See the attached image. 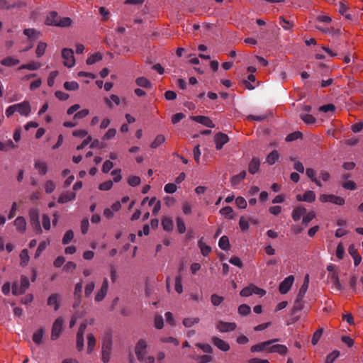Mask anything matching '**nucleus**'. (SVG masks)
<instances>
[{
	"instance_id": "1",
	"label": "nucleus",
	"mask_w": 363,
	"mask_h": 363,
	"mask_svg": "<svg viewBox=\"0 0 363 363\" xmlns=\"http://www.w3.org/2000/svg\"><path fill=\"white\" fill-rule=\"evenodd\" d=\"M112 350V338L109 335L104 337L101 346V361L108 363L111 358Z\"/></svg>"
},
{
	"instance_id": "2",
	"label": "nucleus",
	"mask_w": 363,
	"mask_h": 363,
	"mask_svg": "<svg viewBox=\"0 0 363 363\" xmlns=\"http://www.w3.org/2000/svg\"><path fill=\"white\" fill-rule=\"evenodd\" d=\"M30 224L37 233H42V228L39 220V211L37 208H31L29 211Z\"/></svg>"
},
{
	"instance_id": "3",
	"label": "nucleus",
	"mask_w": 363,
	"mask_h": 363,
	"mask_svg": "<svg viewBox=\"0 0 363 363\" xmlns=\"http://www.w3.org/2000/svg\"><path fill=\"white\" fill-rule=\"evenodd\" d=\"M147 345L143 339H140L136 343L135 352L140 362H143V360H145V355L147 353Z\"/></svg>"
},
{
	"instance_id": "4",
	"label": "nucleus",
	"mask_w": 363,
	"mask_h": 363,
	"mask_svg": "<svg viewBox=\"0 0 363 363\" xmlns=\"http://www.w3.org/2000/svg\"><path fill=\"white\" fill-rule=\"evenodd\" d=\"M62 56L65 59L64 65L67 67H72L75 64L74 52L72 49L64 48L62 51Z\"/></svg>"
},
{
	"instance_id": "5",
	"label": "nucleus",
	"mask_w": 363,
	"mask_h": 363,
	"mask_svg": "<svg viewBox=\"0 0 363 363\" xmlns=\"http://www.w3.org/2000/svg\"><path fill=\"white\" fill-rule=\"evenodd\" d=\"M279 342V339H272L265 342H259L255 345H252L250 348L252 352H259L264 350H267L268 348L274 342Z\"/></svg>"
},
{
	"instance_id": "6",
	"label": "nucleus",
	"mask_w": 363,
	"mask_h": 363,
	"mask_svg": "<svg viewBox=\"0 0 363 363\" xmlns=\"http://www.w3.org/2000/svg\"><path fill=\"white\" fill-rule=\"evenodd\" d=\"M63 325V319L62 318H57L54 322L52 328L51 339L52 340H57L62 331Z\"/></svg>"
},
{
	"instance_id": "7",
	"label": "nucleus",
	"mask_w": 363,
	"mask_h": 363,
	"mask_svg": "<svg viewBox=\"0 0 363 363\" xmlns=\"http://www.w3.org/2000/svg\"><path fill=\"white\" fill-rule=\"evenodd\" d=\"M294 277L290 275L286 277L279 284V291L281 294H286L291 289Z\"/></svg>"
},
{
	"instance_id": "8",
	"label": "nucleus",
	"mask_w": 363,
	"mask_h": 363,
	"mask_svg": "<svg viewBox=\"0 0 363 363\" xmlns=\"http://www.w3.org/2000/svg\"><path fill=\"white\" fill-rule=\"evenodd\" d=\"M214 141L216 148L217 150H221L223 145L229 141V138L226 134L219 132L215 135Z\"/></svg>"
},
{
	"instance_id": "9",
	"label": "nucleus",
	"mask_w": 363,
	"mask_h": 363,
	"mask_svg": "<svg viewBox=\"0 0 363 363\" xmlns=\"http://www.w3.org/2000/svg\"><path fill=\"white\" fill-rule=\"evenodd\" d=\"M14 105L16 112L19 113L21 116H28L30 114L31 109L28 101H24Z\"/></svg>"
},
{
	"instance_id": "10",
	"label": "nucleus",
	"mask_w": 363,
	"mask_h": 363,
	"mask_svg": "<svg viewBox=\"0 0 363 363\" xmlns=\"http://www.w3.org/2000/svg\"><path fill=\"white\" fill-rule=\"evenodd\" d=\"M237 325L235 323H229L224 321H218L216 325V328L221 333H226L233 331L236 329Z\"/></svg>"
},
{
	"instance_id": "11",
	"label": "nucleus",
	"mask_w": 363,
	"mask_h": 363,
	"mask_svg": "<svg viewBox=\"0 0 363 363\" xmlns=\"http://www.w3.org/2000/svg\"><path fill=\"white\" fill-rule=\"evenodd\" d=\"M108 289V281L107 278H104L100 290L96 293L95 301L100 302L105 298Z\"/></svg>"
},
{
	"instance_id": "12",
	"label": "nucleus",
	"mask_w": 363,
	"mask_h": 363,
	"mask_svg": "<svg viewBox=\"0 0 363 363\" xmlns=\"http://www.w3.org/2000/svg\"><path fill=\"white\" fill-rule=\"evenodd\" d=\"M190 119L196 121L199 123H201L206 127L213 128L215 127V124L213 123V121L207 116H191Z\"/></svg>"
},
{
	"instance_id": "13",
	"label": "nucleus",
	"mask_w": 363,
	"mask_h": 363,
	"mask_svg": "<svg viewBox=\"0 0 363 363\" xmlns=\"http://www.w3.org/2000/svg\"><path fill=\"white\" fill-rule=\"evenodd\" d=\"M212 342L216 347L223 352H226L230 350L229 344L219 337H213L212 338Z\"/></svg>"
},
{
	"instance_id": "14",
	"label": "nucleus",
	"mask_w": 363,
	"mask_h": 363,
	"mask_svg": "<svg viewBox=\"0 0 363 363\" xmlns=\"http://www.w3.org/2000/svg\"><path fill=\"white\" fill-rule=\"evenodd\" d=\"M76 198V194L74 191H65L62 193L58 198L59 203H65L74 200Z\"/></svg>"
},
{
	"instance_id": "15",
	"label": "nucleus",
	"mask_w": 363,
	"mask_h": 363,
	"mask_svg": "<svg viewBox=\"0 0 363 363\" xmlns=\"http://www.w3.org/2000/svg\"><path fill=\"white\" fill-rule=\"evenodd\" d=\"M60 16L56 11H51L47 16L45 23L48 26H55Z\"/></svg>"
},
{
	"instance_id": "16",
	"label": "nucleus",
	"mask_w": 363,
	"mask_h": 363,
	"mask_svg": "<svg viewBox=\"0 0 363 363\" xmlns=\"http://www.w3.org/2000/svg\"><path fill=\"white\" fill-rule=\"evenodd\" d=\"M288 351L287 347L284 345H270V347L268 348V352L270 353H278L281 355H284L286 354Z\"/></svg>"
},
{
	"instance_id": "17",
	"label": "nucleus",
	"mask_w": 363,
	"mask_h": 363,
	"mask_svg": "<svg viewBox=\"0 0 363 363\" xmlns=\"http://www.w3.org/2000/svg\"><path fill=\"white\" fill-rule=\"evenodd\" d=\"M16 230L20 233H24L26 229V219L23 216H18L16 218L13 222Z\"/></svg>"
},
{
	"instance_id": "18",
	"label": "nucleus",
	"mask_w": 363,
	"mask_h": 363,
	"mask_svg": "<svg viewBox=\"0 0 363 363\" xmlns=\"http://www.w3.org/2000/svg\"><path fill=\"white\" fill-rule=\"evenodd\" d=\"M306 213V209L303 206L296 207L292 212V218L294 221H298L302 216Z\"/></svg>"
},
{
	"instance_id": "19",
	"label": "nucleus",
	"mask_w": 363,
	"mask_h": 363,
	"mask_svg": "<svg viewBox=\"0 0 363 363\" xmlns=\"http://www.w3.org/2000/svg\"><path fill=\"white\" fill-rule=\"evenodd\" d=\"M260 160L259 158L254 157L251 160L248 166V171L250 174H255L259 169Z\"/></svg>"
},
{
	"instance_id": "20",
	"label": "nucleus",
	"mask_w": 363,
	"mask_h": 363,
	"mask_svg": "<svg viewBox=\"0 0 363 363\" xmlns=\"http://www.w3.org/2000/svg\"><path fill=\"white\" fill-rule=\"evenodd\" d=\"M83 283L79 281L76 284L74 291V298L77 301V304H80L82 302V292Z\"/></svg>"
},
{
	"instance_id": "21",
	"label": "nucleus",
	"mask_w": 363,
	"mask_h": 363,
	"mask_svg": "<svg viewBox=\"0 0 363 363\" xmlns=\"http://www.w3.org/2000/svg\"><path fill=\"white\" fill-rule=\"evenodd\" d=\"M20 60L13 57H7L1 60V64L6 67H13L18 65Z\"/></svg>"
},
{
	"instance_id": "22",
	"label": "nucleus",
	"mask_w": 363,
	"mask_h": 363,
	"mask_svg": "<svg viewBox=\"0 0 363 363\" xmlns=\"http://www.w3.org/2000/svg\"><path fill=\"white\" fill-rule=\"evenodd\" d=\"M87 353L91 354L94 350L96 340L91 333L87 335Z\"/></svg>"
},
{
	"instance_id": "23",
	"label": "nucleus",
	"mask_w": 363,
	"mask_h": 363,
	"mask_svg": "<svg viewBox=\"0 0 363 363\" xmlns=\"http://www.w3.org/2000/svg\"><path fill=\"white\" fill-rule=\"evenodd\" d=\"M34 167L36 169H38L39 174L40 175H45L48 172V167L45 162H40V161H36L35 162Z\"/></svg>"
},
{
	"instance_id": "24",
	"label": "nucleus",
	"mask_w": 363,
	"mask_h": 363,
	"mask_svg": "<svg viewBox=\"0 0 363 363\" xmlns=\"http://www.w3.org/2000/svg\"><path fill=\"white\" fill-rule=\"evenodd\" d=\"M48 305L53 306L55 311H57L60 308V304L57 301V294H52L48 298Z\"/></svg>"
},
{
	"instance_id": "25",
	"label": "nucleus",
	"mask_w": 363,
	"mask_h": 363,
	"mask_svg": "<svg viewBox=\"0 0 363 363\" xmlns=\"http://www.w3.org/2000/svg\"><path fill=\"white\" fill-rule=\"evenodd\" d=\"M198 246L201 250V254L206 257L209 255V253L211 252V247L207 245H206L203 241L202 239L199 240L198 242Z\"/></svg>"
},
{
	"instance_id": "26",
	"label": "nucleus",
	"mask_w": 363,
	"mask_h": 363,
	"mask_svg": "<svg viewBox=\"0 0 363 363\" xmlns=\"http://www.w3.org/2000/svg\"><path fill=\"white\" fill-rule=\"evenodd\" d=\"M20 286H21V290L19 292L21 293L22 294H24L26 291V290L29 288L30 282H29V279L27 277H26L24 275H22L21 277Z\"/></svg>"
},
{
	"instance_id": "27",
	"label": "nucleus",
	"mask_w": 363,
	"mask_h": 363,
	"mask_svg": "<svg viewBox=\"0 0 363 363\" xmlns=\"http://www.w3.org/2000/svg\"><path fill=\"white\" fill-rule=\"evenodd\" d=\"M300 118L305 123L308 124V125L313 124L316 121V119L313 116H312L311 114L307 113H301Z\"/></svg>"
},
{
	"instance_id": "28",
	"label": "nucleus",
	"mask_w": 363,
	"mask_h": 363,
	"mask_svg": "<svg viewBox=\"0 0 363 363\" xmlns=\"http://www.w3.org/2000/svg\"><path fill=\"white\" fill-rule=\"evenodd\" d=\"M45 334V329L40 328L38 330H37L35 333H34L33 335V340L35 344H40L42 342V340L43 337V335Z\"/></svg>"
},
{
	"instance_id": "29",
	"label": "nucleus",
	"mask_w": 363,
	"mask_h": 363,
	"mask_svg": "<svg viewBox=\"0 0 363 363\" xmlns=\"http://www.w3.org/2000/svg\"><path fill=\"white\" fill-rule=\"evenodd\" d=\"M103 58V55L101 52H96L91 55L86 60V64L89 65H94V63L99 62Z\"/></svg>"
},
{
	"instance_id": "30",
	"label": "nucleus",
	"mask_w": 363,
	"mask_h": 363,
	"mask_svg": "<svg viewBox=\"0 0 363 363\" xmlns=\"http://www.w3.org/2000/svg\"><path fill=\"white\" fill-rule=\"evenodd\" d=\"M218 246L223 250H228L230 248V242L228 236H222L218 241Z\"/></svg>"
},
{
	"instance_id": "31",
	"label": "nucleus",
	"mask_w": 363,
	"mask_h": 363,
	"mask_svg": "<svg viewBox=\"0 0 363 363\" xmlns=\"http://www.w3.org/2000/svg\"><path fill=\"white\" fill-rule=\"evenodd\" d=\"M72 21L69 17H60L55 26L66 28L72 25Z\"/></svg>"
},
{
	"instance_id": "32",
	"label": "nucleus",
	"mask_w": 363,
	"mask_h": 363,
	"mask_svg": "<svg viewBox=\"0 0 363 363\" xmlns=\"http://www.w3.org/2000/svg\"><path fill=\"white\" fill-rule=\"evenodd\" d=\"M136 84L139 86L143 87V88H150L151 87V82L145 77H140L137 78Z\"/></svg>"
},
{
	"instance_id": "33",
	"label": "nucleus",
	"mask_w": 363,
	"mask_h": 363,
	"mask_svg": "<svg viewBox=\"0 0 363 363\" xmlns=\"http://www.w3.org/2000/svg\"><path fill=\"white\" fill-rule=\"evenodd\" d=\"M279 155L277 150H273L267 157V162L269 164H274L279 159Z\"/></svg>"
},
{
	"instance_id": "34",
	"label": "nucleus",
	"mask_w": 363,
	"mask_h": 363,
	"mask_svg": "<svg viewBox=\"0 0 363 363\" xmlns=\"http://www.w3.org/2000/svg\"><path fill=\"white\" fill-rule=\"evenodd\" d=\"M163 229L166 231H171L173 229V221L169 218H164L162 220Z\"/></svg>"
},
{
	"instance_id": "35",
	"label": "nucleus",
	"mask_w": 363,
	"mask_h": 363,
	"mask_svg": "<svg viewBox=\"0 0 363 363\" xmlns=\"http://www.w3.org/2000/svg\"><path fill=\"white\" fill-rule=\"evenodd\" d=\"M21 265L24 267L26 266L29 261L28 252L26 249H23L20 253Z\"/></svg>"
},
{
	"instance_id": "36",
	"label": "nucleus",
	"mask_w": 363,
	"mask_h": 363,
	"mask_svg": "<svg viewBox=\"0 0 363 363\" xmlns=\"http://www.w3.org/2000/svg\"><path fill=\"white\" fill-rule=\"evenodd\" d=\"M106 104L110 107H113L112 102H113L116 105H119L121 100L120 98L115 94H111L110 96V99L106 98L105 99Z\"/></svg>"
},
{
	"instance_id": "37",
	"label": "nucleus",
	"mask_w": 363,
	"mask_h": 363,
	"mask_svg": "<svg viewBox=\"0 0 363 363\" xmlns=\"http://www.w3.org/2000/svg\"><path fill=\"white\" fill-rule=\"evenodd\" d=\"M309 286V275L306 274L304 277L303 283L301 288L299 289L298 294H303V296L306 295V293L308 289Z\"/></svg>"
},
{
	"instance_id": "38",
	"label": "nucleus",
	"mask_w": 363,
	"mask_h": 363,
	"mask_svg": "<svg viewBox=\"0 0 363 363\" xmlns=\"http://www.w3.org/2000/svg\"><path fill=\"white\" fill-rule=\"evenodd\" d=\"M165 141V138L163 135H158L156 136L154 141L150 144L151 148L155 149L158 147Z\"/></svg>"
},
{
	"instance_id": "39",
	"label": "nucleus",
	"mask_w": 363,
	"mask_h": 363,
	"mask_svg": "<svg viewBox=\"0 0 363 363\" xmlns=\"http://www.w3.org/2000/svg\"><path fill=\"white\" fill-rule=\"evenodd\" d=\"M303 201L313 202L315 200V194L313 191H307L303 195Z\"/></svg>"
},
{
	"instance_id": "40",
	"label": "nucleus",
	"mask_w": 363,
	"mask_h": 363,
	"mask_svg": "<svg viewBox=\"0 0 363 363\" xmlns=\"http://www.w3.org/2000/svg\"><path fill=\"white\" fill-rule=\"evenodd\" d=\"M246 176V172L242 171L240 173H239L237 175H235L231 179V182L233 185H237L240 184V182L245 179Z\"/></svg>"
},
{
	"instance_id": "41",
	"label": "nucleus",
	"mask_w": 363,
	"mask_h": 363,
	"mask_svg": "<svg viewBox=\"0 0 363 363\" xmlns=\"http://www.w3.org/2000/svg\"><path fill=\"white\" fill-rule=\"evenodd\" d=\"M40 67V65L38 62H32L28 64L22 65L18 67V69H29V70H37Z\"/></svg>"
},
{
	"instance_id": "42",
	"label": "nucleus",
	"mask_w": 363,
	"mask_h": 363,
	"mask_svg": "<svg viewBox=\"0 0 363 363\" xmlns=\"http://www.w3.org/2000/svg\"><path fill=\"white\" fill-rule=\"evenodd\" d=\"M200 321L199 318H186L183 320V324L186 328H190Z\"/></svg>"
},
{
	"instance_id": "43",
	"label": "nucleus",
	"mask_w": 363,
	"mask_h": 363,
	"mask_svg": "<svg viewBox=\"0 0 363 363\" xmlns=\"http://www.w3.org/2000/svg\"><path fill=\"white\" fill-rule=\"evenodd\" d=\"M315 213L313 211H310L306 213L302 220V224L306 227L308 223L315 218Z\"/></svg>"
},
{
	"instance_id": "44",
	"label": "nucleus",
	"mask_w": 363,
	"mask_h": 363,
	"mask_svg": "<svg viewBox=\"0 0 363 363\" xmlns=\"http://www.w3.org/2000/svg\"><path fill=\"white\" fill-rule=\"evenodd\" d=\"M304 308V301H295L291 309V314L294 315Z\"/></svg>"
},
{
	"instance_id": "45",
	"label": "nucleus",
	"mask_w": 363,
	"mask_h": 363,
	"mask_svg": "<svg viewBox=\"0 0 363 363\" xmlns=\"http://www.w3.org/2000/svg\"><path fill=\"white\" fill-rule=\"evenodd\" d=\"M74 238V232L72 230H67L62 238V244L67 245L69 244Z\"/></svg>"
},
{
	"instance_id": "46",
	"label": "nucleus",
	"mask_w": 363,
	"mask_h": 363,
	"mask_svg": "<svg viewBox=\"0 0 363 363\" xmlns=\"http://www.w3.org/2000/svg\"><path fill=\"white\" fill-rule=\"evenodd\" d=\"M64 87L66 90L68 91H75L79 89V84L77 82H65L64 84Z\"/></svg>"
},
{
	"instance_id": "47",
	"label": "nucleus",
	"mask_w": 363,
	"mask_h": 363,
	"mask_svg": "<svg viewBox=\"0 0 363 363\" xmlns=\"http://www.w3.org/2000/svg\"><path fill=\"white\" fill-rule=\"evenodd\" d=\"M323 328H319L313 333L312 339H311V343L313 345H315L318 342L320 337L323 335Z\"/></svg>"
},
{
	"instance_id": "48",
	"label": "nucleus",
	"mask_w": 363,
	"mask_h": 363,
	"mask_svg": "<svg viewBox=\"0 0 363 363\" xmlns=\"http://www.w3.org/2000/svg\"><path fill=\"white\" fill-rule=\"evenodd\" d=\"M302 137H303L302 133H301L299 131H295L294 133L289 134L286 138V140L287 142H291V141H294L297 139L301 138Z\"/></svg>"
},
{
	"instance_id": "49",
	"label": "nucleus",
	"mask_w": 363,
	"mask_h": 363,
	"mask_svg": "<svg viewBox=\"0 0 363 363\" xmlns=\"http://www.w3.org/2000/svg\"><path fill=\"white\" fill-rule=\"evenodd\" d=\"M182 278L181 275H178L175 278V291L178 294H182L183 292V286H182Z\"/></svg>"
},
{
	"instance_id": "50",
	"label": "nucleus",
	"mask_w": 363,
	"mask_h": 363,
	"mask_svg": "<svg viewBox=\"0 0 363 363\" xmlns=\"http://www.w3.org/2000/svg\"><path fill=\"white\" fill-rule=\"evenodd\" d=\"M46 48L47 44L45 43L40 42L38 43L36 48V55L38 57H40L44 55Z\"/></svg>"
},
{
	"instance_id": "51",
	"label": "nucleus",
	"mask_w": 363,
	"mask_h": 363,
	"mask_svg": "<svg viewBox=\"0 0 363 363\" xmlns=\"http://www.w3.org/2000/svg\"><path fill=\"white\" fill-rule=\"evenodd\" d=\"M233 210L230 206H225L220 210V214L225 216L230 219L233 218Z\"/></svg>"
},
{
	"instance_id": "52",
	"label": "nucleus",
	"mask_w": 363,
	"mask_h": 363,
	"mask_svg": "<svg viewBox=\"0 0 363 363\" xmlns=\"http://www.w3.org/2000/svg\"><path fill=\"white\" fill-rule=\"evenodd\" d=\"M253 284H250L248 286L242 289L240 293L241 296L247 297L253 294Z\"/></svg>"
},
{
	"instance_id": "53",
	"label": "nucleus",
	"mask_w": 363,
	"mask_h": 363,
	"mask_svg": "<svg viewBox=\"0 0 363 363\" xmlns=\"http://www.w3.org/2000/svg\"><path fill=\"white\" fill-rule=\"evenodd\" d=\"M329 202L342 206L345 203V199L342 197L330 194Z\"/></svg>"
},
{
	"instance_id": "54",
	"label": "nucleus",
	"mask_w": 363,
	"mask_h": 363,
	"mask_svg": "<svg viewBox=\"0 0 363 363\" xmlns=\"http://www.w3.org/2000/svg\"><path fill=\"white\" fill-rule=\"evenodd\" d=\"M55 189V184L52 180H48L45 183V191L47 194H51Z\"/></svg>"
},
{
	"instance_id": "55",
	"label": "nucleus",
	"mask_w": 363,
	"mask_h": 363,
	"mask_svg": "<svg viewBox=\"0 0 363 363\" xmlns=\"http://www.w3.org/2000/svg\"><path fill=\"white\" fill-rule=\"evenodd\" d=\"M279 19V24L283 27L284 29L289 30L293 27V24L289 21L285 19L283 16H280Z\"/></svg>"
},
{
	"instance_id": "56",
	"label": "nucleus",
	"mask_w": 363,
	"mask_h": 363,
	"mask_svg": "<svg viewBox=\"0 0 363 363\" xmlns=\"http://www.w3.org/2000/svg\"><path fill=\"white\" fill-rule=\"evenodd\" d=\"M336 257L339 259H342L345 255V247L342 242H340L336 249Z\"/></svg>"
},
{
	"instance_id": "57",
	"label": "nucleus",
	"mask_w": 363,
	"mask_h": 363,
	"mask_svg": "<svg viewBox=\"0 0 363 363\" xmlns=\"http://www.w3.org/2000/svg\"><path fill=\"white\" fill-rule=\"evenodd\" d=\"M84 335H77V342L76 347L78 351H82L84 350Z\"/></svg>"
},
{
	"instance_id": "58",
	"label": "nucleus",
	"mask_w": 363,
	"mask_h": 363,
	"mask_svg": "<svg viewBox=\"0 0 363 363\" xmlns=\"http://www.w3.org/2000/svg\"><path fill=\"white\" fill-rule=\"evenodd\" d=\"M250 311H251L250 307L246 304H241L238 307V313L241 315H247L250 313Z\"/></svg>"
},
{
	"instance_id": "59",
	"label": "nucleus",
	"mask_w": 363,
	"mask_h": 363,
	"mask_svg": "<svg viewBox=\"0 0 363 363\" xmlns=\"http://www.w3.org/2000/svg\"><path fill=\"white\" fill-rule=\"evenodd\" d=\"M95 288V283L94 281H91L88 283L84 289V295L86 297H89L93 292Z\"/></svg>"
},
{
	"instance_id": "60",
	"label": "nucleus",
	"mask_w": 363,
	"mask_h": 363,
	"mask_svg": "<svg viewBox=\"0 0 363 363\" xmlns=\"http://www.w3.org/2000/svg\"><path fill=\"white\" fill-rule=\"evenodd\" d=\"M255 81V76L250 74L247 77V80H243V83L245 87L248 89H253L254 86L251 84L250 82H254Z\"/></svg>"
},
{
	"instance_id": "61",
	"label": "nucleus",
	"mask_w": 363,
	"mask_h": 363,
	"mask_svg": "<svg viewBox=\"0 0 363 363\" xmlns=\"http://www.w3.org/2000/svg\"><path fill=\"white\" fill-rule=\"evenodd\" d=\"M140 178L137 176H130L128 179V183L131 186H137L140 184Z\"/></svg>"
},
{
	"instance_id": "62",
	"label": "nucleus",
	"mask_w": 363,
	"mask_h": 363,
	"mask_svg": "<svg viewBox=\"0 0 363 363\" xmlns=\"http://www.w3.org/2000/svg\"><path fill=\"white\" fill-rule=\"evenodd\" d=\"M223 301V297L217 294H213L211 297V301L215 306H219Z\"/></svg>"
},
{
	"instance_id": "63",
	"label": "nucleus",
	"mask_w": 363,
	"mask_h": 363,
	"mask_svg": "<svg viewBox=\"0 0 363 363\" xmlns=\"http://www.w3.org/2000/svg\"><path fill=\"white\" fill-rule=\"evenodd\" d=\"M177 185L173 183H168L164 187V191L167 194H173L177 191Z\"/></svg>"
},
{
	"instance_id": "64",
	"label": "nucleus",
	"mask_w": 363,
	"mask_h": 363,
	"mask_svg": "<svg viewBox=\"0 0 363 363\" xmlns=\"http://www.w3.org/2000/svg\"><path fill=\"white\" fill-rule=\"evenodd\" d=\"M155 326L157 329H162L164 326V320L163 318L160 315H157L155 317Z\"/></svg>"
}]
</instances>
